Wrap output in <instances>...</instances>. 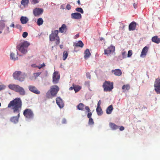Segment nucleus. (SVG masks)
<instances>
[{"label": "nucleus", "instance_id": "f257e3e1", "mask_svg": "<svg viewBox=\"0 0 160 160\" xmlns=\"http://www.w3.org/2000/svg\"><path fill=\"white\" fill-rule=\"evenodd\" d=\"M22 106V102L19 98H16L11 101L8 105V107L13 110L14 112L18 113L17 116H14L11 118L10 121L14 123H16L18 122L20 117L19 112Z\"/></svg>", "mask_w": 160, "mask_h": 160}, {"label": "nucleus", "instance_id": "f03ea898", "mask_svg": "<svg viewBox=\"0 0 160 160\" xmlns=\"http://www.w3.org/2000/svg\"><path fill=\"white\" fill-rule=\"evenodd\" d=\"M59 90V88L57 85L52 86L46 93V97L50 98L56 96Z\"/></svg>", "mask_w": 160, "mask_h": 160}, {"label": "nucleus", "instance_id": "7ed1b4c3", "mask_svg": "<svg viewBox=\"0 0 160 160\" xmlns=\"http://www.w3.org/2000/svg\"><path fill=\"white\" fill-rule=\"evenodd\" d=\"M8 87L10 89L19 93L20 95H24L25 94V91L24 89L18 85L10 84L8 85Z\"/></svg>", "mask_w": 160, "mask_h": 160}, {"label": "nucleus", "instance_id": "20e7f679", "mask_svg": "<svg viewBox=\"0 0 160 160\" xmlns=\"http://www.w3.org/2000/svg\"><path fill=\"white\" fill-rule=\"evenodd\" d=\"M12 76L15 79L18 80L19 82H22L25 78L26 75L25 73L21 71H17L13 73Z\"/></svg>", "mask_w": 160, "mask_h": 160}, {"label": "nucleus", "instance_id": "39448f33", "mask_svg": "<svg viewBox=\"0 0 160 160\" xmlns=\"http://www.w3.org/2000/svg\"><path fill=\"white\" fill-rule=\"evenodd\" d=\"M30 45L28 41H25L20 43L17 47V48L22 53L25 54L27 52V48Z\"/></svg>", "mask_w": 160, "mask_h": 160}, {"label": "nucleus", "instance_id": "423d86ee", "mask_svg": "<svg viewBox=\"0 0 160 160\" xmlns=\"http://www.w3.org/2000/svg\"><path fill=\"white\" fill-rule=\"evenodd\" d=\"M58 30H55L53 31H52V33L49 35V39L51 41H55V43L56 45H58L60 41V39L58 36Z\"/></svg>", "mask_w": 160, "mask_h": 160}, {"label": "nucleus", "instance_id": "0eeeda50", "mask_svg": "<svg viewBox=\"0 0 160 160\" xmlns=\"http://www.w3.org/2000/svg\"><path fill=\"white\" fill-rule=\"evenodd\" d=\"M102 87L104 92H110L113 88V82L105 81L103 83Z\"/></svg>", "mask_w": 160, "mask_h": 160}, {"label": "nucleus", "instance_id": "6e6552de", "mask_svg": "<svg viewBox=\"0 0 160 160\" xmlns=\"http://www.w3.org/2000/svg\"><path fill=\"white\" fill-rule=\"evenodd\" d=\"M23 114L26 118L31 119L33 118L34 114L32 110L29 108H26L23 111Z\"/></svg>", "mask_w": 160, "mask_h": 160}, {"label": "nucleus", "instance_id": "1a4fd4ad", "mask_svg": "<svg viewBox=\"0 0 160 160\" xmlns=\"http://www.w3.org/2000/svg\"><path fill=\"white\" fill-rule=\"evenodd\" d=\"M154 90L157 94H160V78H156L155 81L154 85Z\"/></svg>", "mask_w": 160, "mask_h": 160}, {"label": "nucleus", "instance_id": "9d476101", "mask_svg": "<svg viewBox=\"0 0 160 160\" xmlns=\"http://www.w3.org/2000/svg\"><path fill=\"white\" fill-rule=\"evenodd\" d=\"M115 47L111 45L104 50L105 54L108 56L114 52L115 53Z\"/></svg>", "mask_w": 160, "mask_h": 160}, {"label": "nucleus", "instance_id": "9b49d317", "mask_svg": "<svg viewBox=\"0 0 160 160\" xmlns=\"http://www.w3.org/2000/svg\"><path fill=\"white\" fill-rule=\"evenodd\" d=\"M60 78L58 72L57 71L54 72L53 74L52 82L53 83L56 84L58 82Z\"/></svg>", "mask_w": 160, "mask_h": 160}, {"label": "nucleus", "instance_id": "f8f14e48", "mask_svg": "<svg viewBox=\"0 0 160 160\" xmlns=\"http://www.w3.org/2000/svg\"><path fill=\"white\" fill-rule=\"evenodd\" d=\"M43 11V9L42 8H36L33 10V13L35 17H37L41 14Z\"/></svg>", "mask_w": 160, "mask_h": 160}, {"label": "nucleus", "instance_id": "ddd939ff", "mask_svg": "<svg viewBox=\"0 0 160 160\" xmlns=\"http://www.w3.org/2000/svg\"><path fill=\"white\" fill-rule=\"evenodd\" d=\"M28 89L31 92L35 94H39L40 93V91L34 86H28Z\"/></svg>", "mask_w": 160, "mask_h": 160}, {"label": "nucleus", "instance_id": "4468645a", "mask_svg": "<svg viewBox=\"0 0 160 160\" xmlns=\"http://www.w3.org/2000/svg\"><path fill=\"white\" fill-rule=\"evenodd\" d=\"M56 102L60 108H62L64 106V102L62 99L60 97H58L56 99Z\"/></svg>", "mask_w": 160, "mask_h": 160}, {"label": "nucleus", "instance_id": "2eb2a0df", "mask_svg": "<svg viewBox=\"0 0 160 160\" xmlns=\"http://www.w3.org/2000/svg\"><path fill=\"white\" fill-rule=\"evenodd\" d=\"M71 16L72 19H79L82 18L81 14L78 12L72 13L71 14Z\"/></svg>", "mask_w": 160, "mask_h": 160}, {"label": "nucleus", "instance_id": "dca6fc26", "mask_svg": "<svg viewBox=\"0 0 160 160\" xmlns=\"http://www.w3.org/2000/svg\"><path fill=\"white\" fill-rule=\"evenodd\" d=\"M137 23L133 21L131 22L129 25L128 26V29L129 31H133L136 29Z\"/></svg>", "mask_w": 160, "mask_h": 160}, {"label": "nucleus", "instance_id": "f3484780", "mask_svg": "<svg viewBox=\"0 0 160 160\" xmlns=\"http://www.w3.org/2000/svg\"><path fill=\"white\" fill-rule=\"evenodd\" d=\"M148 50V47H145L142 49L141 52L140 57H144L146 55Z\"/></svg>", "mask_w": 160, "mask_h": 160}, {"label": "nucleus", "instance_id": "a211bd4d", "mask_svg": "<svg viewBox=\"0 0 160 160\" xmlns=\"http://www.w3.org/2000/svg\"><path fill=\"white\" fill-rule=\"evenodd\" d=\"M111 72L115 76H120L122 74V72L120 69H115L114 70H112Z\"/></svg>", "mask_w": 160, "mask_h": 160}, {"label": "nucleus", "instance_id": "6ab92c4d", "mask_svg": "<svg viewBox=\"0 0 160 160\" xmlns=\"http://www.w3.org/2000/svg\"><path fill=\"white\" fill-rule=\"evenodd\" d=\"M67 30V27L65 24H63L59 29V32L61 33L65 32Z\"/></svg>", "mask_w": 160, "mask_h": 160}, {"label": "nucleus", "instance_id": "aec40b11", "mask_svg": "<svg viewBox=\"0 0 160 160\" xmlns=\"http://www.w3.org/2000/svg\"><path fill=\"white\" fill-rule=\"evenodd\" d=\"M84 58L86 59H88L91 55V53L90 52L89 49H87L84 52Z\"/></svg>", "mask_w": 160, "mask_h": 160}, {"label": "nucleus", "instance_id": "412c9836", "mask_svg": "<svg viewBox=\"0 0 160 160\" xmlns=\"http://www.w3.org/2000/svg\"><path fill=\"white\" fill-rule=\"evenodd\" d=\"M20 21L22 24H25L27 23L29 20L26 17L22 16L20 18Z\"/></svg>", "mask_w": 160, "mask_h": 160}, {"label": "nucleus", "instance_id": "4be33fe9", "mask_svg": "<svg viewBox=\"0 0 160 160\" xmlns=\"http://www.w3.org/2000/svg\"><path fill=\"white\" fill-rule=\"evenodd\" d=\"M152 41L153 42L158 44L160 42V38H159L157 36H155L152 38Z\"/></svg>", "mask_w": 160, "mask_h": 160}, {"label": "nucleus", "instance_id": "5701e85b", "mask_svg": "<svg viewBox=\"0 0 160 160\" xmlns=\"http://www.w3.org/2000/svg\"><path fill=\"white\" fill-rule=\"evenodd\" d=\"M109 125L110 128L113 130L118 129L119 127V126L117 125L115 123L112 122H110Z\"/></svg>", "mask_w": 160, "mask_h": 160}, {"label": "nucleus", "instance_id": "b1692460", "mask_svg": "<svg viewBox=\"0 0 160 160\" xmlns=\"http://www.w3.org/2000/svg\"><path fill=\"white\" fill-rule=\"evenodd\" d=\"M113 108L112 105H110L109 106L106 110V113L107 114H111L113 110Z\"/></svg>", "mask_w": 160, "mask_h": 160}, {"label": "nucleus", "instance_id": "393cba45", "mask_svg": "<svg viewBox=\"0 0 160 160\" xmlns=\"http://www.w3.org/2000/svg\"><path fill=\"white\" fill-rule=\"evenodd\" d=\"M130 88V87L129 84L123 85L122 87V89L123 92L128 91Z\"/></svg>", "mask_w": 160, "mask_h": 160}, {"label": "nucleus", "instance_id": "a878e982", "mask_svg": "<svg viewBox=\"0 0 160 160\" xmlns=\"http://www.w3.org/2000/svg\"><path fill=\"white\" fill-rule=\"evenodd\" d=\"M83 45L84 44L80 40L77 43L74 44L73 46L76 47H80L82 48L83 47Z\"/></svg>", "mask_w": 160, "mask_h": 160}, {"label": "nucleus", "instance_id": "bb28decb", "mask_svg": "<svg viewBox=\"0 0 160 160\" xmlns=\"http://www.w3.org/2000/svg\"><path fill=\"white\" fill-rule=\"evenodd\" d=\"M96 110L98 116H101L103 112L101 107H97Z\"/></svg>", "mask_w": 160, "mask_h": 160}, {"label": "nucleus", "instance_id": "cd10ccee", "mask_svg": "<svg viewBox=\"0 0 160 160\" xmlns=\"http://www.w3.org/2000/svg\"><path fill=\"white\" fill-rule=\"evenodd\" d=\"M85 106V105L82 103H80L77 106V108L78 109L81 111L84 110V107Z\"/></svg>", "mask_w": 160, "mask_h": 160}, {"label": "nucleus", "instance_id": "c85d7f7f", "mask_svg": "<svg viewBox=\"0 0 160 160\" xmlns=\"http://www.w3.org/2000/svg\"><path fill=\"white\" fill-rule=\"evenodd\" d=\"M29 0H22L21 2V4L24 7L27 6L28 4Z\"/></svg>", "mask_w": 160, "mask_h": 160}, {"label": "nucleus", "instance_id": "c756f323", "mask_svg": "<svg viewBox=\"0 0 160 160\" xmlns=\"http://www.w3.org/2000/svg\"><path fill=\"white\" fill-rule=\"evenodd\" d=\"M73 89L76 92H78L81 89V87L78 85H73Z\"/></svg>", "mask_w": 160, "mask_h": 160}, {"label": "nucleus", "instance_id": "7c9ffc66", "mask_svg": "<svg viewBox=\"0 0 160 160\" xmlns=\"http://www.w3.org/2000/svg\"><path fill=\"white\" fill-rule=\"evenodd\" d=\"M43 22V20L42 19L40 18H38L37 20V24L39 26L42 25Z\"/></svg>", "mask_w": 160, "mask_h": 160}, {"label": "nucleus", "instance_id": "2f4dec72", "mask_svg": "<svg viewBox=\"0 0 160 160\" xmlns=\"http://www.w3.org/2000/svg\"><path fill=\"white\" fill-rule=\"evenodd\" d=\"M5 24L3 22L0 23V34L2 32V30L5 28Z\"/></svg>", "mask_w": 160, "mask_h": 160}, {"label": "nucleus", "instance_id": "473e14b6", "mask_svg": "<svg viewBox=\"0 0 160 160\" xmlns=\"http://www.w3.org/2000/svg\"><path fill=\"white\" fill-rule=\"evenodd\" d=\"M63 60H65L68 56V53L67 51H64L63 52Z\"/></svg>", "mask_w": 160, "mask_h": 160}, {"label": "nucleus", "instance_id": "72a5a7b5", "mask_svg": "<svg viewBox=\"0 0 160 160\" xmlns=\"http://www.w3.org/2000/svg\"><path fill=\"white\" fill-rule=\"evenodd\" d=\"M11 58L14 60H15L18 59V57H17L16 58L15 57V54L13 52H12L10 54Z\"/></svg>", "mask_w": 160, "mask_h": 160}, {"label": "nucleus", "instance_id": "f704fd0d", "mask_svg": "<svg viewBox=\"0 0 160 160\" xmlns=\"http://www.w3.org/2000/svg\"><path fill=\"white\" fill-rule=\"evenodd\" d=\"M76 10L78 12H80L81 13L83 14L84 12L82 8H77L76 9Z\"/></svg>", "mask_w": 160, "mask_h": 160}, {"label": "nucleus", "instance_id": "c9c22d12", "mask_svg": "<svg viewBox=\"0 0 160 160\" xmlns=\"http://www.w3.org/2000/svg\"><path fill=\"white\" fill-rule=\"evenodd\" d=\"M41 72L34 73H33V75H34V78H35L36 79V78L41 74Z\"/></svg>", "mask_w": 160, "mask_h": 160}, {"label": "nucleus", "instance_id": "e433bc0d", "mask_svg": "<svg viewBox=\"0 0 160 160\" xmlns=\"http://www.w3.org/2000/svg\"><path fill=\"white\" fill-rule=\"evenodd\" d=\"M4 30L3 33L4 34H7L9 32V28L7 27L4 28Z\"/></svg>", "mask_w": 160, "mask_h": 160}, {"label": "nucleus", "instance_id": "4c0bfd02", "mask_svg": "<svg viewBox=\"0 0 160 160\" xmlns=\"http://www.w3.org/2000/svg\"><path fill=\"white\" fill-rule=\"evenodd\" d=\"M88 124L89 125H92L94 124V122L93 119L92 118H89Z\"/></svg>", "mask_w": 160, "mask_h": 160}, {"label": "nucleus", "instance_id": "58836bf2", "mask_svg": "<svg viewBox=\"0 0 160 160\" xmlns=\"http://www.w3.org/2000/svg\"><path fill=\"white\" fill-rule=\"evenodd\" d=\"M132 54V51L131 50H130L128 51V57H130Z\"/></svg>", "mask_w": 160, "mask_h": 160}, {"label": "nucleus", "instance_id": "ea45409f", "mask_svg": "<svg viewBox=\"0 0 160 160\" xmlns=\"http://www.w3.org/2000/svg\"><path fill=\"white\" fill-rule=\"evenodd\" d=\"M45 64L43 63L40 66H36L39 69H41V68L45 67Z\"/></svg>", "mask_w": 160, "mask_h": 160}, {"label": "nucleus", "instance_id": "a19ab883", "mask_svg": "<svg viewBox=\"0 0 160 160\" xmlns=\"http://www.w3.org/2000/svg\"><path fill=\"white\" fill-rule=\"evenodd\" d=\"M122 54L123 57V58H125L126 57V52L124 51L122 52Z\"/></svg>", "mask_w": 160, "mask_h": 160}, {"label": "nucleus", "instance_id": "79ce46f5", "mask_svg": "<svg viewBox=\"0 0 160 160\" xmlns=\"http://www.w3.org/2000/svg\"><path fill=\"white\" fill-rule=\"evenodd\" d=\"M31 1V3L33 4H35L39 2V1L38 0H32Z\"/></svg>", "mask_w": 160, "mask_h": 160}, {"label": "nucleus", "instance_id": "37998d69", "mask_svg": "<svg viewBox=\"0 0 160 160\" xmlns=\"http://www.w3.org/2000/svg\"><path fill=\"white\" fill-rule=\"evenodd\" d=\"M28 35V33L27 32H24L22 34V37L24 38H26Z\"/></svg>", "mask_w": 160, "mask_h": 160}, {"label": "nucleus", "instance_id": "c03bdc74", "mask_svg": "<svg viewBox=\"0 0 160 160\" xmlns=\"http://www.w3.org/2000/svg\"><path fill=\"white\" fill-rule=\"evenodd\" d=\"M15 27H16V28H17L18 29H22L21 26L19 24H17L16 25Z\"/></svg>", "mask_w": 160, "mask_h": 160}, {"label": "nucleus", "instance_id": "a18cd8bd", "mask_svg": "<svg viewBox=\"0 0 160 160\" xmlns=\"http://www.w3.org/2000/svg\"><path fill=\"white\" fill-rule=\"evenodd\" d=\"M85 109L88 112H90V108L88 106H85Z\"/></svg>", "mask_w": 160, "mask_h": 160}, {"label": "nucleus", "instance_id": "49530a36", "mask_svg": "<svg viewBox=\"0 0 160 160\" xmlns=\"http://www.w3.org/2000/svg\"><path fill=\"white\" fill-rule=\"evenodd\" d=\"M87 78L90 79L91 78V75L89 72H87L86 74Z\"/></svg>", "mask_w": 160, "mask_h": 160}, {"label": "nucleus", "instance_id": "de8ad7c7", "mask_svg": "<svg viewBox=\"0 0 160 160\" xmlns=\"http://www.w3.org/2000/svg\"><path fill=\"white\" fill-rule=\"evenodd\" d=\"M66 8L68 10H69L71 9V6L70 4H68L67 5Z\"/></svg>", "mask_w": 160, "mask_h": 160}, {"label": "nucleus", "instance_id": "09e8293b", "mask_svg": "<svg viewBox=\"0 0 160 160\" xmlns=\"http://www.w3.org/2000/svg\"><path fill=\"white\" fill-rule=\"evenodd\" d=\"M92 115V113L90 112H88V115H87L88 118H91V117Z\"/></svg>", "mask_w": 160, "mask_h": 160}, {"label": "nucleus", "instance_id": "8fccbe9b", "mask_svg": "<svg viewBox=\"0 0 160 160\" xmlns=\"http://www.w3.org/2000/svg\"><path fill=\"white\" fill-rule=\"evenodd\" d=\"M5 86L3 85H0V91L4 89Z\"/></svg>", "mask_w": 160, "mask_h": 160}, {"label": "nucleus", "instance_id": "3c124183", "mask_svg": "<svg viewBox=\"0 0 160 160\" xmlns=\"http://www.w3.org/2000/svg\"><path fill=\"white\" fill-rule=\"evenodd\" d=\"M67 121L65 118H63L62 121V123L63 124H65L66 123Z\"/></svg>", "mask_w": 160, "mask_h": 160}, {"label": "nucleus", "instance_id": "603ef678", "mask_svg": "<svg viewBox=\"0 0 160 160\" xmlns=\"http://www.w3.org/2000/svg\"><path fill=\"white\" fill-rule=\"evenodd\" d=\"M29 78L31 80H33L35 79L34 78V75L30 76L29 77Z\"/></svg>", "mask_w": 160, "mask_h": 160}, {"label": "nucleus", "instance_id": "864d4df0", "mask_svg": "<svg viewBox=\"0 0 160 160\" xmlns=\"http://www.w3.org/2000/svg\"><path fill=\"white\" fill-rule=\"evenodd\" d=\"M101 104V101L100 100L97 104V107H100V104Z\"/></svg>", "mask_w": 160, "mask_h": 160}, {"label": "nucleus", "instance_id": "5fc2aeb1", "mask_svg": "<svg viewBox=\"0 0 160 160\" xmlns=\"http://www.w3.org/2000/svg\"><path fill=\"white\" fill-rule=\"evenodd\" d=\"M124 129V128L123 126H121L119 128V130L120 131H123Z\"/></svg>", "mask_w": 160, "mask_h": 160}, {"label": "nucleus", "instance_id": "6e6d98bb", "mask_svg": "<svg viewBox=\"0 0 160 160\" xmlns=\"http://www.w3.org/2000/svg\"><path fill=\"white\" fill-rule=\"evenodd\" d=\"M133 6L135 8H136L137 7V3H134L133 4Z\"/></svg>", "mask_w": 160, "mask_h": 160}, {"label": "nucleus", "instance_id": "4d7b16f0", "mask_svg": "<svg viewBox=\"0 0 160 160\" xmlns=\"http://www.w3.org/2000/svg\"><path fill=\"white\" fill-rule=\"evenodd\" d=\"M10 27H12L14 28L15 27V25L13 23H12L10 26Z\"/></svg>", "mask_w": 160, "mask_h": 160}, {"label": "nucleus", "instance_id": "13d9d810", "mask_svg": "<svg viewBox=\"0 0 160 160\" xmlns=\"http://www.w3.org/2000/svg\"><path fill=\"white\" fill-rule=\"evenodd\" d=\"M79 36V34H77L75 36V38H78Z\"/></svg>", "mask_w": 160, "mask_h": 160}, {"label": "nucleus", "instance_id": "bf43d9fd", "mask_svg": "<svg viewBox=\"0 0 160 160\" xmlns=\"http://www.w3.org/2000/svg\"><path fill=\"white\" fill-rule=\"evenodd\" d=\"M36 66L35 64H32V67H37L36 66Z\"/></svg>", "mask_w": 160, "mask_h": 160}, {"label": "nucleus", "instance_id": "052dcab7", "mask_svg": "<svg viewBox=\"0 0 160 160\" xmlns=\"http://www.w3.org/2000/svg\"><path fill=\"white\" fill-rule=\"evenodd\" d=\"M63 45H60V48L61 49H62L63 48Z\"/></svg>", "mask_w": 160, "mask_h": 160}, {"label": "nucleus", "instance_id": "680f3d73", "mask_svg": "<svg viewBox=\"0 0 160 160\" xmlns=\"http://www.w3.org/2000/svg\"><path fill=\"white\" fill-rule=\"evenodd\" d=\"M73 89V87H71L69 88V90H72Z\"/></svg>", "mask_w": 160, "mask_h": 160}, {"label": "nucleus", "instance_id": "e2e57ef3", "mask_svg": "<svg viewBox=\"0 0 160 160\" xmlns=\"http://www.w3.org/2000/svg\"><path fill=\"white\" fill-rule=\"evenodd\" d=\"M77 2H78V3L80 5V1L79 0H78L77 1Z\"/></svg>", "mask_w": 160, "mask_h": 160}, {"label": "nucleus", "instance_id": "0e129e2a", "mask_svg": "<svg viewBox=\"0 0 160 160\" xmlns=\"http://www.w3.org/2000/svg\"><path fill=\"white\" fill-rule=\"evenodd\" d=\"M63 5H62L61 6V8H62L63 9H64V8H63Z\"/></svg>", "mask_w": 160, "mask_h": 160}]
</instances>
